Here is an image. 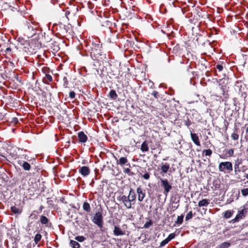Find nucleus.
<instances>
[{
    "instance_id": "f257e3e1",
    "label": "nucleus",
    "mask_w": 248,
    "mask_h": 248,
    "mask_svg": "<svg viewBox=\"0 0 248 248\" xmlns=\"http://www.w3.org/2000/svg\"><path fill=\"white\" fill-rule=\"evenodd\" d=\"M102 44L93 43L91 46V56L95 59L99 58L102 56L103 51L101 49Z\"/></svg>"
},
{
    "instance_id": "f03ea898",
    "label": "nucleus",
    "mask_w": 248,
    "mask_h": 248,
    "mask_svg": "<svg viewBox=\"0 0 248 248\" xmlns=\"http://www.w3.org/2000/svg\"><path fill=\"white\" fill-rule=\"evenodd\" d=\"M24 24L25 31L28 37L31 38L35 35L36 33V25L28 21H25Z\"/></svg>"
},
{
    "instance_id": "7ed1b4c3",
    "label": "nucleus",
    "mask_w": 248,
    "mask_h": 248,
    "mask_svg": "<svg viewBox=\"0 0 248 248\" xmlns=\"http://www.w3.org/2000/svg\"><path fill=\"white\" fill-rule=\"evenodd\" d=\"M218 169L220 171L230 172L233 170L232 164L231 162H222L219 163Z\"/></svg>"
},
{
    "instance_id": "20e7f679",
    "label": "nucleus",
    "mask_w": 248,
    "mask_h": 248,
    "mask_svg": "<svg viewBox=\"0 0 248 248\" xmlns=\"http://www.w3.org/2000/svg\"><path fill=\"white\" fill-rule=\"evenodd\" d=\"M93 222L97 225L100 228L103 227V221L102 215L101 213L97 212L94 215L93 219Z\"/></svg>"
},
{
    "instance_id": "39448f33",
    "label": "nucleus",
    "mask_w": 248,
    "mask_h": 248,
    "mask_svg": "<svg viewBox=\"0 0 248 248\" xmlns=\"http://www.w3.org/2000/svg\"><path fill=\"white\" fill-rule=\"evenodd\" d=\"M160 180L161 182V186L164 189V193L165 195H167L168 193L170 192V189L172 188L171 186L169 183L167 179H163L162 178H160Z\"/></svg>"
},
{
    "instance_id": "423d86ee",
    "label": "nucleus",
    "mask_w": 248,
    "mask_h": 248,
    "mask_svg": "<svg viewBox=\"0 0 248 248\" xmlns=\"http://www.w3.org/2000/svg\"><path fill=\"white\" fill-rule=\"evenodd\" d=\"M118 201L122 202L128 209L132 207V204L128 197L125 195L120 196L117 198Z\"/></svg>"
},
{
    "instance_id": "0eeeda50",
    "label": "nucleus",
    "mask_w": 248,
    "mask_h": 248,
    "mask_svg": "<svg viewBox=\"0 0 248 248\" xmlns=\"http://www.w3.org/2000/svg\"><path fill=\"white\" fill-rule=\"evenodd\" d=\"M247 213V210L245 208H243L240 211H238V214L232 220V222L238 221L240 219H242L244 217L245 215Z\"/></svg>"
},
{
    "instance_id": "6e6552de",
    "label": "nucleus",
    "mask_w": 248,
    "mask_h": 248,
    "mask_svg": "<svg viewBox=\"0 0 248 248\" xmlns=\"http://www.w3.org/2000/svg\"><path fill=\"white\" fill-rule=\"evenodd\" d=\"M79 172L83 176H86L90 174V170L89 167L87 166H82L79 168Z\"/></svg>"
},
{
    "instance_id": "1a4fd4ad",
    "label": "nucleus",
    "mask_w": 248,
    "mask_h": 248,
    "mask_svg": "<svg viewBox=\"0 0 248 248\" xmlns=\"http://www.w3.org/2000/svg\"><path fill=\"white\" fill-rule=\"evenodd\" d=\"M137 192L138 194V200L140 202H142L145 196V193L143 191L140 187L137 188Z\"/></svg>"
},
{
    "instance_id": "9d476101",
    "label": "nucleus",
    "mask_w": 248,
    "mask_h": 248,
    "mask_svg": "<svg viewBox=\"0 0 248 248\" xmlns=\"http://www.w3.org/2000/svg\"><path fill=\"white\" fill-rule=\"evenodd\" d=\"M191 138L193 142L197 146H200L201 144L199 141V137L195 133L191 132L190 133Z\"/></svg>"
},
{
    "instance_id": "9b49d317",
    "label": "nucleus",
    "mask_w": 248,
    "mask_h": 248,
    "mask_svg": "<svg viewBox=\"0 0 248 248\" xmlns=\"http://www.w3.org/2000/svg\"><path fill=\"white\" fill-rule=\"evenodd\" d=\"M242 160L239 159L238 158H237L235 161V164H234V172H235V174H237V172L240 171V170L239 169V166H240V165H241L242 164Z\"/></svg>"
},
{
    "instance_id": "f8f14e48",
    "label": "nucleus",
    "mask_w": 248,
    "mask_h": 248,
    "mask_svg": "<svg viewBox=\"0 0 248 248\" xmlns=\"http://www.w3.org/2000/svg\"><path fill=\"white\" fill-rule=\"evenodd\" d=\"M113 234L115 236L124 235L125 234V232L117 226H114V229L113 230Z\"/></svg>"
},
{
    "instance_id": "ddd939ff",
    "label": "nucleus",
    "mask_w": 248,
    "mask_h": 248,
    "mask_svg": "<svg viewBox=\"0 0 248 248\" xmlns=\"http://www.w3.org/2000/svg\"><path fill=\"white\" fill-rule=\"evenodd\" d=\"M78 137L79 141L80 142H85L87 141V137L84 133L82 131L79 132L78 133Z\"/></svg>"
},
{
    "instance_id": "4468645a",
    "label": "nucleus",
    "mask_w": 248,
    "mask_h": 248,
    "mask_svg": "<svg viewBox=\"0 0 248 248\" xmlns=\"http://www.w3.org/2000/svg\"><path fill=\"white\" fill-rule=\"evenodd\" d=\"M117 163L120 165L123 166L124 165H129V167L130 165L128 163V160L125 157H121L119 158V161H117Z\"/></svg>"
},
{
    "instance_id": "2eb2a0df",
    "label": "nucleus",
    "mask_w": 248,
    "mask_h": 248,
    "mask_svg": "<svg viewBox=\"0 0 248 248\" xmlns=\"http://www.w3.org/2000/svg\"><path fill=\"white\" fill-rule=\"evenodd\" d=\"M128 198L130 200V202H131L133 201H134L136 198V194L133 190V189L130 188L128 196H127Z\"/></svg>"
},
{
    "instance_id": "dca6fc26",
    "label": "nucleus",
    "mask_w": 248,
    "mask_h": 248,
    "mask_svg": "<svg viewBox=\"0 0 248 248\" xmlns=\"http://www.w3.org/2000/svg\"><path fill=\"white\" fill-rule=\"evenodd\" d=\"M140 149L142 152H146L149 150V147L148 146V144L146 141H144L141 145Z\"/></svg>"
},
{
    "instance_id": "f3484780",
    "label": "nucleus",
    "mask_w": 248,
    "mask_h": 248,
    "mask_svg": "<svg viewBox=\"0 0 248 248\" xmlns=\"http://www.w3.org/2000/svg\"><path fill=\"white\" fill-rule=\"evenodd\" d=\"M209 204L208 201L206 199H203L198 202V206L200 207L207 206Z\"/></svg>"
},
{
    "instance_id": "a211bd4d",
    "label": "nucleus",
    "mask_w": 248,
    "mask_h": 248,
    "mask_svg": "<svg viewBox=\"0 0 248 248\" xmlns=\"http://www.w3.org/2000/svg\"><path fill=\"white\" fill-rule=\"evenodd\" d=\"M170 169V165L168 163H166L163 165L161 167L162 171L164 173H167Z\"/></svg>"
},
{
    "instance_id": "6ab92c4d",
    "label": "nucleus",
    "mask_w": 248,
    "mask_h": 248,
    "mask_svg": "<svg viewBox=\"0 0 248 248\" xmlns=\"http://www.w3.org/2000/svg\"><path fill=\"white\" fill-rule=\"evenodd\" d=\"M83 209L84 211L87 212H90L91 211V209L90 207V205L89 203L87 202H84L83 204Z\"/></svg>"
},
{
    "instance_id": "aec40b11",
    "label": "nucleus",
    "mask_w": 248,
    "mask_h": 248,
    "mask_svg": "<svg viewBox=\"0 0 248 248\" xmlns=\"http://www.w3.org/2000/svg\"><path fill=\"white\" fill-rule=\"evenodd\" d=\"M70 245L72 248H79L80 247V245L77 241L72 240H70Z\"/></svg>"
},
{
    "instance_id": "412c9836",
    "label": "nucleus",
    "mask_w": 248,
    "mask_h": 248,
    "mask_svg": "<svg viewBox=\"0 0 248 248\" xmlns=\"http://www.w3.org/2000/svg\"><path fill=\"white\" fill-rule=\"evenodd\" d=\"M230 246V243L228 242H223L221 244L218 245L216 248H228Z\"/></svg>"
},
{
    "instance_id": "4be33fe9",
    "label": "nucleus",
    "mask_w": 248,
    "mask_h": 248,
    "mask_svg": "<svg viewBox=\"0 0 248 248\" xmlns=\"http://www.w3.org/2000/svg\"><path fill=\"white\" fill-rule=\"evenodd\" d=\"M109 96L111 99H112L113 100H115L117 98L118 95H117L115 91L112 90L109 92Z\"/></svg>"
},
{
    "instance_id": "5701e85b",
    "label": "nucleus",
    "mask_w": 248,
    "mask_h": 248,
    "mask_svg": "<svg viewBox=\"0 0 248 248\" xmlns=\"http://www.w3.org/2000/svg\"><path fill=\"white\" fill-rule=\"evenodd\" d=\"M22 166L26 170H29L31 169V165L27 162L24 161Z\"/></svg>"
},
{
    "instance_id": "b1692460",
    "label": "nucleus",
    "mask_w": 248,
    "mask_h": 248,
    "mask_svg": "<svg viewBox=\"0 0 248 248\" xmlns=\"http://www.w3.org/2000/svg\"><path fill=\"white\" fill-rule=\"evenodd\" d=\"M184 217V215L178 216L175 223L177 224H181L183 221Z\"/></svg>"
},
{
    "instance_id": "393cba45",
    "label": "nucleus",
    "mask_w": 248,
    "mask_h": 248,
    "mask_svg": "<svg viewBox=\"0 0 248 248\" xmlns=\"http://www.w3.org/2000/svg\"><path fill=\"white\" fill-rule=\"evenodd\" d=\"M40 222L43 224H46L48 222V219L45 216H42L40 217Z\"/></svg>"
},
{
    "instance_id": "a878e982",
    "label": "nucleus",
    "mask_w": 248,
    "mask_h": 248,
    "mask_svg": "<svg viewBox=\"0 0 248 248\" xmlns=\"http://www.w3.org/2000/svg\"><path fill=\"white\" fill-rule=\"evenodd\" d=\"M11 211L15 214H20L21 213V210L15 206L11 207Z\"/></svg>"
},
{
    "instance_id": "bb28decb",
    "label": "nucleus",
    "mask_w": 248,
    "mask_h": 248,
    "mask_svg": "<svg viewBox=\"0 0 248 248\" xmlns=\"http://www.w3.org/2000/svg\"><path fill=\"white\" fill-rule=\"evenodd\" d=\"M42 236L40 234H36L34 237V241L35 244H37L41 240Z\"/></svg>"
},
{
    "instance_id": "cd10ccee",
    "label": "nucleus",
    "mask_w": 248,
    "mask_h": 248,
    "mask_svg": "<svg viewBox=\"0 0 248 248\" xmlns=\"http://www.w3.org/2000/svg\"><path fill=\"white\" fill-rule=\"evenodd\" d=\"M203 154H204L206 156H211L212 154V152L210 149L204 150L203 151Z\"/></svg>"
},
{
    "instance_id": "c85d7f7f",
    "label": "nucleus",
    "mask_w": 248,
    "mask_h": 248,
    "mask_svg": "<svg viewBox=\"0 0 248 248\" xmlns=\"http://www.w3.org/2000/svg\"><path fill=\"white\" fill-rule=\"evenodd\" d=\"M124 172L127 174L129 176H132L134 175V173L131 172L129 168H126L124 170Z\"/></svg>"
},
{
    "instance_id": "c756f323",
    "label": "nucleus",
    "mask_w": 248,
    "mask_h": 248,
    "mask_svg": "<svg viewBox=\"0 0 248 248\" xmlns=\"http://www.w3.org/2000/svg\"><path fill=\"white\" fill-rule=\"evenodd\" d=\"M75 240L77 241L82 242L85 240V238L83 236H78L75 237Z\"/></svg>"
},
{
    "instance_id": "7c9ffc66",
    "label": "nucleus",
    "mask_w": 248,
    "mask_h": 248,
    "mask_svg": "<svg viewBox=\"0 0 248 248\" xmlns=\"http://www.w3.org/2000/svg\"><path fill=\"white\" fill-rule=\"evenodd\" d=\"M232 216V213L230 211H227L225 212L224 217L226 218H229Z\"/></svg>"
},
{
    "instance_id": "2f4dec72",
    "label": "nucleus",
    "mask_w": 248,
    "mask_h": 248,
    "mask_svg": "<svg viewBox=\"0 0 248 248\" xmlns=\"http://www.w3.org/2000/svg\"><path fill=\"white\" fill-rule=\"evenodd\" d=\"M63 86L64 88H67V85L68 84V80H67V78H66V77H64L63 78Z\"/></svg>"
},
{
    "instance_id": "473e14b6",
    "label": "nucleus",
    "mask_w": 248,
    "mask_h": 248,
    "mask_svg": "<svg viewBox=\"0 0 248 248\" xmlns=\"http://www.w3.org/2000/svg\"><path fill=\"white\" fill-rule=\"evenodd\" d=\"M170 241L168 240L167 238H166L165 239H164V240H163L160 244V246L159 247H164L165 245H166L167 244H168Z\"/></svg>"
},
{
    "instance_id": "72a5a7b5",
    "label": "nucleus",
    "mask_w": 248,
    "mask_h": 248,
    "mask_svg": "<svg viewBox=\"0 0 248 248\" xmlns=\"http://www.w3.org/2000/svg\"><path fill=\"white\" fill-rule=\"evenodd\" d=\"M192 216H193L192 212V211H190L189 212H188V213L186 215V220L187 221V220L190 219L191 218H192Z\"/></svg>"
},
{
    "instance_id": "f704fd0d",
    "label": "nucleus",
    "mask_w": 248,
    "mask_h": 248,
    "mask_svg": "<svg viewBox=\"0 0 248 248\" xmlns=\"http://www.w3.org/2000/svg\"><path fill=\"white\" fill-rule=\"evenodd\" d=\"M241 193L243 196H247L248 195V188H246L241 190Z\"/></svg>"
},
{
    "instance_id": "c9c22d12",
    "label": "nucleus",
    "mask_w": 248,
    "mask_h": 248,
    "mask_svg": "<svg viewBox=\"0 0 248 248\" xmlns=\"http://www.w3.org/2000/svg\"><path fill=\"white\" fill-rule=\"evenodd\" d=\"M153 224V222L151 220H150L149 221L146 222L144 225V228H148L150 226H151Z\"/></svg>"
},
{
    "instance_id": "e433bc0d",
    "label": "nucleus",
    "mask_w": 248,
    "mask_h": 248,
    "mask_svg": "<svg viewBox=\"0 0 248 248\" xmlns=\"http://www.w3.org/2000/svg\"><path fill=\"white\" fill-rule=\"evenodd\" d=\"M175 236V233H171L169 235V236H168V237L167 238L168 239V240L170 241V240H171L172 239H173V238H174Z\"/></svg>"
},
{
    "instance_id": "4c0bfd02",
    "label": "nucleus",
    "mask_w": 248,
    "mask_h": 248,
    "mask_svg": "<svg viewBox=\"0 0 248 248\" xmlns=\"http://www.w3.org/2000/svg\"><path fill=\"white\" fill-rule=\"evenodd\" d=\"M239 137L237 133H233L231 135V138L234 140H238Z\"/></svg>"
},
{
    "instance_id": "58836bf2",
    "label": "nucleus",
    "mask_w": 248,
    "mask_h": 248,
    "mask_svg": "<svg viewBox=\"0 0 248 248\" xmlns=\"http://www.w3.org/2000/svg\"><path fill=\"white\" fill-rule=\"evenodd\" d=\"M75 93L74 91H71L69 93V97L71 99H73L74 98H75Z\"/></svg>"
},
{
    "instance_id": "ea45409f",
    "label": "nucleus",
    "mask_w": 248,
    "mask_h": 248,
    "mask_svg": "<svg viewBox=\"0 0 248 248\" xmlns=\"http://www.w3.org/2000/svg\"><path fill=\"white\" fill-rule=\"evenodd\" d=\"M152 95H153L155 98H157L158 97V93L157 91H154L152 93Z\"/></svg>"
},
{
    "instance_id": "a19ab883",
    "label": "nucleus",
    "mask_w": 248,
    "mask_h": 248,
    "mask_svg": "<svg viewBox=\"0 0 248 248\" xmlns=\"http://www.w3.org/2000/svg\"><path fill=\"white\" fill-rule=\"evenodd\" d=\"M228 154L230 156H232L233 155V154H234V151L233 149H230L228 151Z\"/></svg>"
},
{
    "instance_id": "79ce46f5",
    "label": "nucleus",
    "mask_w": 248,
    "mask_h": 248,
    "mask_svg": "<svg viewBox=\"0 0 248 248\" xmlns=\"http://www.w3.org/2000/svg\"><path fill=\"white\" fill-rule=\"evenodd\" d=\"M216 68L219 72L221 71L223 68V66L221 64H217Z\"/></svg>"
},
{
    "instance_id": "37998d69",
    "label": "nucleus",
    "mask_w": 248,
    "mask_h": 248,
    "mask_svg": "<svg viewBox=\"0 0 248 248\" xmlns=\"http://www.w3.org/2000/svg\"><path fill=\"white\" fill-rule=\"evenodd\" d=\"M142 176L146 180H148L150 178V175L148 173H145Z\"/></svg>"
},
{
    "instance_id": "c03bdc74",
    "label": "nucleus",
    "mask_w": 248,
    "mask_h": 248,
    "mask_svg": "<svg viewBox=\"0 0 248 248\" xmlns=\"http://www.w3.org/2000/svg\"><path fill=\"white\" fill-rule=\"evenodd\" d=\"M46 78L49 81H51L52 80V78L50 75L46 74Z\"/></svg>"
},
{
    "instance_id": "a18cd8bd",
    "label": "nucleus",
    "mask_w": 248,
    "mask_h": 248,
    "mask_svg": "<svg viewBox=\"0 0 248 248\" xmlns=\"http://www.w3.org/2000/svg\"><path fill=\"white\" fill-rule=\"evenodd\" d=\"M191 124V123L188 119H187L186 121H185V124L186 126H189Z\"/></svg>"
},
{
    "instance_id": "49530a36",
    "label": "nucleus",
    "mask_w": 248,
    "mask_h": 248,
    "mask_svg": "<svg viewBox=\"0 0 248 248\" xmlns=\"http://www.w3.org/2000/svg\"><path fill=\"white\" fill-rule=\"evenodd\" d=\"M11 51V49L10 48V47H7L6 50H5V52L6 53H8V52H10Z\"/></svg>"
},
{
    "instance_id": "de8ad7c7",
    "label": "nucleus",
    "mask_w": 248,
    "mask_h": 248,
    "mask_svg": "<svg viewBox=\"0 0 248 248\" xmlns=\"http://www.w3.org/2000/svg\"><path fill=\"white\" fill-rule=\"evenodd\" d=\"M106 23L107 25H109L110 24V23L108 20H107L106 21Z\"/></svg>"
},
{
    "instance_id": "09e8293b",
    "label": "nucleus",
    "mask_w": 248,
    "mask_h": 248,
    "mask_svg": "<svg viewBox=\"0 0 248 248\" xmlns=\"http://www.w3.org/2000/svg\"><path fill=\"white\" fill-rule=\"evenodd\" d=\"M246 177V178H247V179H248V174H246L245 176Z\"/></svg>"
},
{
    "instance_id": "8fccbe9b",
    "label": "nucleus",
    "mask_w": 248,
    "mask_h": 248,
    "mask_svg": "<svg viewBox=\"0 0 248 248\" xmlns=\"http://www.w3.org/2000/svg\"><path fill=\"white\" fill-rule=\"evenodd\" d=\"M246 132H247V133H248V127L247 128V129H246Z\"/></svg>"
},
{
    "instance_id": "3c124183",
    "label": "nucleus",
    "mask_w": 248,
    "mask_h": 248,
    "mask_svg": "<svg viewBox=\"0 0 248 248\" xmlns=\"http://www.w3.org/2000/svg\"><path fill=\"white\" fill-rule=\"evenodd\" d=\"M65 14H67V15H68V14H69V12H65Z\"/></svg>"
},
{
    "instance_id": "603ef678",
    "label": "nucleus",
    "mask_w": 248,
    "mask_h": 248,
    "mask_svg": "<svg viewBox=\"0 0 248 248\" xmlns=\"http://www.w3.org/2000/svg\"><path fill=\"white\" fill-rule=\"evenodd\" d=\"M65 14H67V15H68V14H69V12H65Z\"/></svg>"
}]
</instances>
